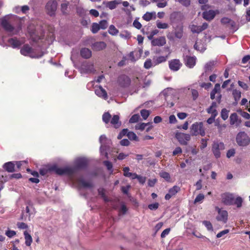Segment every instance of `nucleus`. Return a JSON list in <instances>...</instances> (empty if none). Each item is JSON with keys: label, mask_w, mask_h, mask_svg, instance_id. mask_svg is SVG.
Instances as JSON below:
<instances>
[{"label": "nucleus", "mask_w": 250, "mask_h": 250, "mask_svg": "<svg viewBox=\"0 0 250 250\" xmlns=\"http://www.w3.org/2000/svg\"><path fill=\"white\" fill-rule=\"evenodd\" d=\"M9 179V177L7 175H0V186H3V184Z\"/></svg>", "instance_id": "59"}, {"label": "nucleus", "mask_w": 250, "mask_h": 250, "mask_svg": "<svg viewBox=\"0 0 250 250\" xmlns=\"http://www.w3.org/2000/svg\"><path fill=\"white\" fill-rule=\"evenodd\" d=\"M166 43V38L164 37H161L157 38V46H162Z\"/></svg>", "instance_id": "53"}, {"label": "nucleus", "mask_w": 250, "mask_h": 250, "mask_svg": "<svg viewBox=\"0 0 250 250\" xmlns=\"http://www.w3.org/2000/svg\"><path fill=\"white\" fill-rule=\"evenodd\" d=\"M121 2V0H114L110 1H104L103 4H104L106 7L109 8L110 9L113 10L116 8L117 5Z\"/></svg>", "instance_id": "20"}, {"label": "nucleus", "mask_w": 250, "mask_h": 250, "mask_svg": "<svg viewBox=\"0 0 250 250\" xmlns=\"http://www.w3.org/2000/svg\"><path fill=\"white\" fill-rule=\"evenodd\" d=\"M205 198L203 194H198L194 200V203H202Z\"/></svg>", "instance_id": "52"}, {"label": "nucleus", "mask_w": 250, "mask_h": 250, "mask_svg": "<svg viewBox=\"0 0 250 250\" xmlns=\"http://www.w3.org/2000/svg\"><path fill=\"white\" fill-rule=\"evenodd\" d=\"M156 14L155 12H146L143 16V19L148 21L153 19H155Z\"/></svg>", "instance_id": "34"}, {"label": "nucleus", "mask_w": 250, "mask_h": 250, "mask_svg": "<svg viewBox=\"0 0 250 250\" xmlns=\"http://www.w3.org/2000/svg\"><path fill=\"white\" fill-rule=\"evenodd\" d=\"M184 59L186 65L189 68H192L195 65L196 58L195 56H186Z\"/></svg>", "instance_id": "19"}, {"label": "nucleus", "mask_w": 250, "mask_h": 250, "mask_svg": "<svg viewBox=\"0 0 250 250\" xmlns=\"http://www.w3.org/2000/svg\"><path fill=\"white\" fill-rule=\"evenodd\" d=\"M133 25L138 29H141L142 26L141 23L136 19L134 21Z\"/></svg>", "instance_id": "64"}, {"label": "nucleus", "mask_w": 250, "mask_h": 250, "mask_svg": "<svg viewBox=\"0 0 250 250\" xmlns=\"http://www.w3.org/2000/svg\"><path fill=\"white\" fill-rule=\"evenodd\" d=\"M80 53L81 56L85 59L89 58L92 55L91 50L86 48H82Z\"/></svg>", "instance_id": "30"}, {"label": "nucleus", "mask_w": 250, "mask_h": 250, "mask_svg": "<svg viewBox=\"0 0 250 250\" xmlns=\"http://www.w3.org/2000/svg\"><path fill=\"white\" fill-rule=\"evenodd\" d=\"M230 124L231 125H234L237 124L238 121V116L236 113H232L229 117Z\"/></svg>", "instance_id": "36"}, {"label": "nucleus", "mask_w": 250, "mask_h": 250, "mask_svg": "<svg viewBox=\"0 0 250 250\" xmlns=\"http://www.w3.org/2000/svg\"><path fill=\"white\" fill-rule=\"evenodd\" d=\"M140 113L144 120H146L150 114L149 111L146 109L142 110Z\"/></svg>", "instance_id": "51"}, {"label": "nucleus", "mask_w": 250, "mask_h": 250, "mask_svg": "<svg viewBox=\"0 0 250 250\" xmlns=\"http://www.w3.org/2000/svg\"><path fill=\"white\" fill-rule=\"evenodd\" d=\"M119 85L123 87H127L130 83V80L129 78L125 75H122L120 76L118 80Z\"/></svg>", "instance_id": "17"}, {"label": "nucleus", "mask_w": 250, "mask_h": 250, "mask_svg": "<svg viewBox=\"0 0 250 250\" xmlns=\"http://www.w3.org/2000/svg\"><path fill=\"white\" fill-rule=\"evenodd\" d=\"M194 48L197 51L200 52H203L206 49V47L205 44L199 42H196L194 45Z\"/></svg>", "instance_id": "32"}, {"label": "nucleus", "mask_w": 250, "mask_h": 250, "mask_svg": "<svg viewBox=\"0 0 250 250\" xmlns=\"http://www.w3.org/2000/svg\"><path fill=\"white\" fill-rule=\"evenodd\" d=\"M243 199L241 197H237L235 200H233V204L235 205L237 208H240L242 206Z\"/></svg>", "instance_id": "47"}, {"label": "nucleus", "mask_w": 250, "mask_h": 250, "mask_svg": "<svg viewBox=\"0 0 250 250\" xmlns=\"http://www.w3.org/2000/svg\"><path fill=\"white\" fill-rule=\"evenodd\" d=\"M164 52L165 54L163 56L157 57V63L163 62L167 60L168 56L170 54L169 48H165Z\"/></svg>", "instance_id": "26"}, {"label": "nucleus", "mask_w": 250, "mask_h": 250, "mask_svg": "<svg viewBox=\"0 0 250 250\" xmlns=\"http://www.w3.org/2000/svg\"><path fill=\"white\" fill-rule=\"evenodd\" d=\"M127 136L130 140H133L138 141V137L137 136L136 134L132 131H129L127 134Z\"/></svg>", "instance_id": "40"}, {"label": "nucleus", "mask_w": 250, "mask_h": 250, "mask_svg": "<svg viewBox=\"0 0 250 250\" xmlns=\"http://www.w3.org/2000/svg\"><path fill=\"white\" fill-rule=\"evenodd\" d=\"M26 212L28 214L29 217H30L32 215L35 213V210L33 207L29 205L26 207Z\"/></svg>", "instance_id": "45"}, {"label": "nucleus", "mask_w": 250, "mask_h": 250, "mask_svg": "<svg viewBox=\"0 0 250 250\" xmlns=\"http://www.w3.org/2000/svg\"><path fill=\"white\" fill-rule=\"evenodd\" d=\"M217 13V11L210 10L204 12L203 13V17L205 20L207 21H210L214 18Z\"/></svg>", "instance_id": "21"}, {"label": "nucleus", "mask_w": 250, "mask_h": 250, "mask_svg": "<svg viewBox=\"0 0 250 250\" xmlns=\"http://www.w3.org/2000/svg\"><path fill=\"white\" fill-rule=\"evenodd\" d=\"M202 223L208 231H213L212 225L209 221H204Z\"/></svg>", "instance_id": "50"}, {"label": "nucleus", "mask_w": 250, "mask_h": 250, "mask_svg": "<svg viewBox=\"0 0 250 250\" xmlns=\"http://www.w3.org/2000/svg\"><path fill=\"white\" fill-rule=\"evenodd\" d=\"M225 149V146L223 143L221 142H214L212 145V151L216 158L221 156V151Z\"/></svg>", "instance_id": "6"}, {"label": "nucleus", "mask_w": 250, "mask_h": 250, "mask_svg": "<svg viewBox=\"0 0 250 250\" xmlns=\"http://www.w3.org/2000/svg\"><path fill=\"white\" fill-rule=\"evenodd\" d=\"M21 53L25 56H29L32 58H39L43 55L42 52L36 53V52L28 44H25L21 49Z\"/></svg>", "instance_id": "3"}, {"label": "nucleus", "mask_w": 250, "mask_h": 250, "mask_svg": "<svg viewBox=\"0 0 250 250\" xmlns=\"http://www.w3.org/2000/svg\"><path fill=\"white\" fill-rule=\"evenodd\" d=\"M232 95L234 100V105H236L241 97V92L236 89H233L232 91Z\"/></svg>", "instance_id": "25"}, {"label": "nucleus", "mask_w": 250, "mask_h": 250, "mask_svg": "<svg viewBox=\"0 0 250 250\" xmlns=\"http://www.w3.org/2000/svg\"><path fill=\"white\" fill-rule=\"evenodd\" d=\"M160 176L165 179L167 181H169L170 179V176L168 173L165 171H162L160 173Z\"/></svg>", "instance_id": "49"}, {"label": "nucleus", "mask_w": 250, "mask_h": 250, "mask_svg": "<svg viewBox=\"0 0 250 250\" xmlns=\"http://www.w3.org/2000/svg\"><path fill=\"white\" fill-rule=\"evenodd\" d=\"M106 45L104 42H94L92 45V48L94 51H100L105 48Z\"/></svg>", "instance_id": "22"}, {"label": "nucleus", "mask_w": 250, "mask_h": 250, "mask_svg": "<svg viewBox=\"0 0 250 250\" xmlns=\"http://www.w3.org/2000/svg\"><path fill=\"white\" fill-rule=\"evenodd\" d=\"M156 34V30H154L147 36L149 40H151V44L153 46L156 45V41L153 40V36Z\"/></svg>", "instance_id": "41"}, {"label": "nucleus", "mask_w": 250, "mask_h": 250, "mask_svg": "<svg viewBox=\"0 0 250 250\" xmlns=\"http://www.w3.org/2000/svg\"><path fill=\"white\" fill-rule=\"evenodd\" d=\"M104 164L106 167L107 169L110 171V174H112L113 173V165L112 163L108 161H104L103 162Z\"/></svg>", "instance_id": "42"}, {"label": "nucleus", "mask_w": 250, "mask_h": 250, "mask_svg": "<svg viewBox=\"0 0 250 250\" xmlns=\"http://www.w3.org/2000/svg\"><path fill=\"white\" fill-rule=\"evenodd\" d=\"M140 119V116L138 114L133 115L129 119V122L130 123H136L138 122Z\"/></svg>", "instance_id": "44"}, {"label": "nucleus", "mask_w": 250, "mask_h": 250, "mask_svg": "<svg viewBox=\"0 0 250 250\" xmlns=\"http://www.w3.org/2000/svg\"><path fill=\"white\" fill-rule=\"evenodd\" d=\"M55 172L59 175L66 174L71 176L75 173V168L71 167H57L55 169Z\"/></svg>", "instance_id": "9"}, {"label": "nucleus", "mask_w": 250, "mask_h": 250, "mask_svg": "<svg viewBox=\"0 0 250 250\" xmlns=\"http://www.w3.org/2000/svg\"><path fill=\"white\" fill-rule=\"evenodd\" d=\"M222 202L226 205H231L233 204L234 197L233 194L225 193L221 195Z\"/></svg>", "instance_id": "14"}, {"label": "nucleus", "mask_w": 250, "mask_h": 250, "mask_svg": "<svg viewBox=\"0 0 250 250\" xmlns=\"http://www.w3.org/2000/svg\"><path fill=\"white\" fill-rule=\"evenodd\" d=\"M236 140L239 146H246L249 145L250 138L244 132H239L236 136Z\"/></svg>", "instance_id": "5"}, {"label": "nucleus", "mask_w": 250, "mask_h": 250, "mask_svg": "<svg viewBox=\"0 0 250 250\" xmlns=\"http://www.w3.org/2000/svg\"><path fill=\"white\" fill-rule=\"evenodd\" d=\"M8 43L13 48H18L21 45V42L20 41L16 38H12L8 40Z\"/></svg>", "instance_id": "24"}, {"label": "nucleus", "mask_w": 250, "mask_h": 250, "mask_svg": "<svg viewBox=\"0 0 250 250\" xmlns=\"http://www.w3.org/2000/svg\"><path fill=\"white\" fill-rule=\"evenodd\" d=\"M100 29V27L98 23H93L92 24L91 30L93 33L95 34L98 32Z\"/></svg>", "instance_id": "48"}, {"label": "nucleus", "mask_w": 250, "mask_h": 250, "mask_svg": "<svg viewBox=\"0 0 250 250\" xmlns=\"http://www.w3.org/2000/svg\"><path fill=\"white\" fill-rule=\"evenodd\" d=\"M119 116L118 115H114L110 120V124L116 128H119L121 123L119 121Z\"/></svg>", "instance_id": "23"}, {"label": "nucleus", "mask_w": 250, "mask_h": 250, "mask_svg": "<svg viewBox=\"0 0 250 250\" xmlns=\"http://www.w3.org/2000/svg\"><path fill=\"white\" fill-rule=\"evenodd\" d=\"M98 193L104 199L105 201H108L107 198L105 195L104 189L103 188H100L98 189Z\"/></svg>", "instance_id": "56"}, {"label": "nucleus", "mask_w": 250, "mask_h": 250, "mask_svg": "<svg viewBox=\"0 0 250 250\" xmlns=\"http://www.w3.org/2000/svg\"><path fill=\"white\" fill-rule=\"evenodd\" d=\"M99 25L101 29H105L108 26V23L105 20H102L99 22Z\"/></svg>", "instance_id": "58"}, {"label": "nucleus", "mask_w": 250, "mask_h": 250, "mask_svg": "<svg viewBox=\"0 0 250 250\" xmlns=\"http://www.w3.org/2000/svg\"><path fill=\"white\" fill-rule=\"evenodd\" d=\"M229 112V111L227 110L226 108H223L222 109L221 116L223 120H226L228 119Z\"/></svg>", "instance_id": "39"}, {"label": "nucleus", "mask_w": 250, "mask_h": 250, "mask_svg": "<svg viewBox=\"0 0 250 250\" xmlns=\"http://www.w3.org/2000/svg\"><path fill=\"white\" fill-rule=\"evenodd\" d=\"M57 7V2L55 0L49 1L45 6L46 11L48 14L50 16H53L55 14Z\"/></svg>", "instance_id": "11"}, {"label": "nucleus", "mask_w": 250, "mask_h": 250, "mask_svg": "<svg viewBox=\"0 0 250 250\" xmlns=\"http://www.w3.org/2000/svg\"><path fill=\"white\" fill-rule=\"evenodd\" d=\"M0 22L3 30L11 36L18 35L22 28L20 19L15 15L8 14L3 16L0 19Z\"/></svg>", "instance_id": "1"}, {"label": "nucleus", "mask_w": 250, "mask_h": 250, "mask_svg": "<svg viewBox=\"0 0 250 250\" xmlns=\"http://www.w3.org/2000/svg\"><path fill=\"white\" fill-rule=\"evenodd\" d=\"M147 126H148V127L146 129V131L148 132L151 128V126L150 125L149 123H143L138 124L135 125V128L136 130H140L143 131L145 129V128Z\"/></svg>", "instance_id": "27"}, {"label": "nucleus", "mask_w": 250, "mask_h": 250, "mask_svg": "<svg viewBox=\"0 0 250 250\" xmlns=\"http://www.w3.org/2000/svg\"><path fill=\"white\" fill-rule=\"evenodd\" d=\"M182 63L178 59H173L169 62V67L173 71H178L181 67Z\"/></svg>", "instance_id": "16"}, {"label": "nucleus", "mask_w": 250, "mask_h": 250, "mask_svg": "<svg viewBox=\"0 0 250 250\" xmlns=\"http://www.w3.org/2000/svg\"><path fill=\"white\" fill-rule=\"evenodd\" d=\"M216 209L218 212V215L216 217V219L223 223H226L228 220V212L225 210L219 208L218 207H216Z\"/></svg>", "instance_id": "12"}, {"label": "nucleus", "mask_w": 250, "mask_h": 250, "mask_svg": "<svg viewBox=\"0 0 250 250\" xmlns=\"http://www.w3.org/2000/svg\"><path fill=\"white\" fill-rule=\"evenodd\" d=\"M190 28L192 32L195 33H199L201 31L200 26L191 25L190 26Z\"/></svg>", "instance_id": "46"}, {"label": "nucleus", "mask_w": 250, "mask_h": 250, "mask_svg": "<svg viewBox=\"0 0 250 250\" xmlns=\"http://www.w3.org/2000/svg\"><path fill=\"white\" fill-rule=\"evenodd\" d=\"M216 103L213 102L207 110L208 112L211 114V116H214V117H216L218 114V112L216 109Z\"/></svg>", "instance_id": "28"}, {"label": "nucleus", "mask_w": 250, "mask_h": 250, "mask_svg": "<svg viewBox=\"0 0 250 250\" xmlns=\"http://www.w3.org/2000/svg\"><path fill=\"white\" fill-rule=\"evenodd\" d=\"M175 137L182 145H187V142L190 139V135L184 133H177Z\"/></svg>", "instance_id": "13"}, {"label": "nucleus", "mask_w": 250, "mask_h": 250, "mask_svg": "<svg viewBox=\"0 0 250 250\" xmlns=\"http://www.w3.org/2000/svg\"><path fill=\"white\" fill-rule=\"evenodd\" d=\"M180 190V188L178 186H173L169 189L168 193L166 195L165 199L167 200L170 199L172 197L175 195Z\"/></svg>", "instance_id": "18"}, {"label": "nucleus", "mask_w": 250, "mask_h": 250, "mask_svg": "<svg viewBox=\"0 0 250 250\" xmlns=\"http://www.w3.org/2000/svg\"><path fill=\"white\" fill-rule=\"evenodd\" d=\"M25 238V244L27 246H30L32 243V238L30 234L27 231H24L23 233Z\"/></svg>", "instance_id": "33"}, {"label": "nucleus", "mask_w": 250, "mask_h": 250, "mask_svg": "<svg viewBox=\"0 0 250 250\" xmlns=\"http://www.w3.org/2000/svg\"><path fill=\"white\" fill-rule=\"evenodd\" d=\"M172 91V89L171 88H167V89H165V90H164L160 94V96H164V97L165 98H166L167 96L168 95V94L170 93L171 92V91Z\"/></svg>", "instance_id": "54"}, {"label": "nucleus", "mask_w": 250, "mask_h": 250, "mask_svg": "<svg viewBox=\"0 0 250 250\" xmlns=\"http://www.w3.org/2000/svg\"><path fill=\"white\" fill-rule=\"evenodd\" d=\"M68 4L67 2H64L61 4V11L64 14H66Z\"/></svg>", "instance_id": "60"}, {"label": "nucleus", "mask_w": 250, "mask_h": 250, "mask_svg": "<svg viewBox=\"0 0 250 250\" xmlns=\"http://www.w3.org/2000/svg\"><path fill=\"white\" fill-rule=\"evenodd\" d=\"M3 167L8 172H13L15 171V164L13 162H9L5 163Z\"/></svg>", "instance_id": "29"}, {"label": "nucleus", "mask_w": 250, "mask_h": 250, "mask_svg": "<svg viewBox=\"0 0 250 250\" xmlns=\"http://www.w3.org/2000/svg\"><path fill=\"white\" fill-rule=\"evenodd\" d=\"M16 231L12 230H8L6 231L5 234L9 238H11L16 235Z\"/></svg>", "instance_id": "63"}, {"label": "nucleus", "mask_w": 250, "mask_h": 250, "mask_svg": "<svg viewBox=\"0 0 250 250\" xmlns=\"http://www.w3.org/2000/svg\"><path fill=\"white\" fill-rule=\"evenodd\" d=\"M108 33L110 35H116L118 33V30L113 25H111L108 29Z\"/></svg>", "instance_id": "43"}, {"label": "nucleus", "mask_w": 250, "mask_h": 250, "mask_svg": "<svg viewBox=\"0 0 250 250\" xmlns=\"http://www.w3.org/2000/svg\"><path fill=\"white\" fill-rule=\"evenodd\" d=\"M190 132L192 136L201 135L204 136L206 135L205 129L202 122H196L193 124L190 127Z\"/></svg>", "instance_id": "2"}, {"label": "nucleus", "mask_w": 250, "mask_h": 250, "mask_svg": "<svg viewBox=\"0 0 250 250\" xmlns=\"http://www.w3.org/2000/svg\"><path fill=\"white\" fill-rule=\"evenodd\" d=\"M95 93L100 98H101L104 100L107 99L108 96L107 92L105 89H104L101 85L98 86H96L95 87Z\"/></svg>", "instance_id": "15"}, {"label": "nucleus", "mask_w": 250, "mask_h": 250, "mask_svg": "<svg viewBox=\"0 0 250 250\" xmlns=\"http://www.w3.org/2000/svg\"><path fill=\"white\" fill-rule=\"evenodd\" d=\"M94 67L93 64L90 62H83L80 68V71L82 74H88L94 72Z\"/></svg>", "instance_id": "10"}, {"label": "nucleus", "mask_w": 250, "mask_h": 250, "mask_svg": "<svg viewBox=\"0 0 250 250\" xmlns=\"http://www.w3.org/2000/svg\"><path fill=\"white\" fill-rule=\"evenodd\" d=\"M87 165V160L84 158H79L75 160L74 162V166L71 167L75 168V173L79 169L83 168Z\"/></svg>", "instance_id": "8"}, {"label": "nucleus", "mask_w": 250, "mask_h": 250, "mask_svg": "<svg viewBox=\"0 0 250 250\" xmlns=\"http://www.w3.org/2000/svg\"><path fill=\"white\" fill-rule=\"evenodd\" d=\"M99 141L101 144L100 152L101 155H104L106 158H108L107 150L110 147V140H108L105 135L100 136Z\"/></svg>", "instance_id": "4"}, {"label": "nucleus", "mask_w": 250, "mask_h": 250, "mask_svg": "<svg viewBox=\"0 0 250 250\" xmlns=\"http://www.w3.org/2000/svg\"><path fill=\"white\" fill-rule=\"evenodd\" d=\"M72 181L74 184L77 185L80 188H91L92 187V184L91 182L85 181L83 177L72 179Z\"/></svg>", "instance_id": "7"}, {"label": "nucleus", "mask_w": 250, "mask_h": 250, "mask_svg": "<svg viewBox=\"0 0 250 250\" xmlns=\"http://www.w3.org/2000/svg\"><path fill=\"white\" fill-rule=\"evenodd\" d=\"M208 139H202L201 140V146H200V148L201 149H203L205 148H206L207 146V141Z\"/></svg>", "instance_id": "61"}, {"label": "nucleus", "mask_w": 250, "mask_h": 250, "mask_svg": "<svg viewBox=\"0 0 250 250\" xmlns=\"http://www.w3.org/2000/svg\"><path fill=\"white\" fill-rule=\"evenodd\" d=\"M221 22L224 24H229L231 26H233L234 25V22L233 21H232V20H231L230 19L227 18V17H224V18H222L221 19Z\"/></svg>", "instance_id": "38"}, {"label": "nucleus", "mask_w": 250, "mask_h": 250, "mask_svg": "<svg viewBox=\"0 0 250 250\" xmlns=\"http://www.w3.org/2000/svg\"><path fill=\"white\" fill-rule=\"evenodd\" d=\"M167 5V1L165 0H157V7L163 8Z\"/></svg>", "instance_id": "55"}, {"label": "nucleus", "mask_w": 250, "mask_h": 250, "mask_svg": "<svg viewBox=\"0 0 250 250\" xmlns=\"http://www.w3.org/2000/svg\"><path fill=\"white\" fill-rule=\"evenodd\" d=\"M183 29L182 25L177 26L174 29V35L176 38L181 39L183 37Z\"/></svg>", "instance_id": "31"}, {"label": "nucleus", "mask_w": 250, "mask_h": 250, "mask_svg": "<svg viewBox=\"0 0 250 250\" xmlns=\"http://www.w3.org/2000/svg\"><path fill=\"white\" fill-rule=\"evenodd\" d=\"M215 64L216 62L214 61H210L207 62L205 64L204 67L205 72L211 71Z\"/></svg>", "instance_id": "35"}, {"label": "nucleus", "mask_w": 250, "mask_h": 250, "mask_svg": "<svg viewBox=\"0 0 250 250\" xmlns=\"http://www.w3.org/2000/svg\"><path fill=\"white\" fill-rule=\"evenodd\" d=\"M102 119L104 123L108 124L110 122L111 116L108 112H105L103 115Z\"/></svg>", "instance_id": "37"}, {"label": "nucleus", "mask_w": 250, "mask_h": 250, "mask_svg": "<svg viewBox=\"0 0 250 250\" xmlns=\"http://www.w3.org/2000/svg\"><path fill=\"white\" fill-rule=\"evenodd\" d=\"M168 27V25L167 23H162L157 21V28L160 29H167Z\"/></svg>", "instance_id": "57"}, {"label": "nucleus", "mask_w": 250, "mask_h": 250, "mask_svg": "<svg viewBox=\"0 0 250 250\" xmlns=\"http://www.w3.org/2000/svg\"><path fill=\"white\" fill-rule=\"evenodd\" d=\"M178 1L185 6H188L190 4V0H178Z\"/></svg>", "instance_id": "62"}]
</instances>
